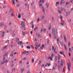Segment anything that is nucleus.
I'll list each match as a JSON object with an SVG mask.
<instances>
[{
	"label": "nucleus",
	"mask_w": 73,
	"mask_h": 73,
	"mask_svg": "<svg viewBox=\"0 0 73 73\" xmlns=\"http://www.w3.org/2000/svg\"><path fill=\"white\" fill-rule=\"evenodd\" d=\"M34 3H35V1H32L31 3V5H33V4H34Z\"/></svg>",
	"instance_id": "27"
},
{
	"label": "nucleus",
	"mask_w": 73,
	"mask_h": 73,
	"mask_svg": "<svg viewBox=\"0 0 73 73\" xmlns=\"http://www.w3.org/2000/svg\"><path fill=\"white\" fill-rule=\"evenodd\" d=\"M11 16H12V17H13V16L14 15L13 14V13H11Z\"/></svg>",
	"instance_id": "38"
},
{
	"label": "nucleus",
	"mask_w": 73,
	"mask_h": 73,
	"mask_svg": "<svg viewBox=\"0 0 73 73\" xmlns=\"http://www.w3.org/2000/svg\"><path fill=\"white\" fill-rule=\"evenodd\" d=\"M47 44H48V45H49V40H48L47 41Z\"/></svg>",
	"instance_id": "39"
},
{
	"label": "nucleus",
	"mask_w": 73,
	"mask_h": 73,
	"mask_svg": "<svg viewBox=\"0 0 73 73\" xmlns=\"http://www.w3.org/2000/svg\"><path fill=\"white\" fill-rule=\"evenodd\" d=\"M15 0H12V3H13V4L15 5Z\"/></svg>",
	"instance_id": "19"
},
{
	"label": "nucleus",
	"mask_w": 73,
	"mask_h": 73,
	"mask_svg": "<svg viewBox=\"0 0 73 73\" xmlns=\"http://www.w3.org/2000/svg\"><path fill=\"white\" fill-rule=\"evenodd\" d=\"M27 53V52H25V51H24V52H23V53H24V54H26Z\"/></svg>",
	"instance_id": "53"
},
{
	"label": "nucleus",
	"mask_w": 73,
	"mask_h": 73,
	"mask_svg": "<svg viewBox=\"0 0 73 73\" xmlns=\"http://www.w3.org/2000/svg\"><path fill=\"white\" fill-rule=\"evenodd\" d=\"M51 29V25H50L48 27V30L49 31Z\"/></svg>",
	"instance_id": "21"
},
{
	"label": "nucleus",
	"mask_w": 73,
	"mask_h": 73,
	"mask_svg": "<svg viewBox=\"0 0 73 73\" xmlns=\"http://www.w3.org/2000/svg\"><path fill=\"white\" fill-rule=\"evenodd\" d=\"M14 65V64H12V65H11V67H12V68L13 67V66Z\"/></svg>",
	"instance_id": "45"
},
{
	"label": "nucleus",
	"mask_w": 73,
	"mask_h": 73,
	"mask_svg": "<svg viewBox=\"0 0 73 73\" xmlns=\"http://www.w3.org/2000/svg\"><path fill=\"white\" fill-rule=\"evenodd\" d=\"M54 39H56L57 38V36H56V35L55 33L54 34Z\"/></svg>",
	"instance_id": "10"
},
{
	"label": "nucleus",
	"mask_w": 73,
	"mask_h": 73,
	"mask_svg": "<svg viewBox=\"0 0 73 73\" xmlns=\"http://www.w3.org/2000/svg\"><path fill=\"white\" fill-rule=\"evenodd\" d=\"M9 40H7L5 42L6 43H9Z\"/></svg>",
	"instance_id": "36"
},
{
	"label": "nucleus",
	"mask_w": 73,
	"mask_h": 73,
	"mask_svg": "<svg viewBox=\"0 0 73 73\" xmlns=\"http://www.w3.org/2000/svg\"><path fill=\"white\" fill-rule=\"evenodd\" d=\"M21 70V71H24V68H22Z\"/></svg>",
	"instance_id": "52"
},
{
	"label": "nucleus",
	"mask_w": 73,
	"mask_h": 73,
	"mask_svg": "<svg viewBox=\"0 0 73 73\" xmlns=\"http://www.w3.org/2000/svg\"><path fill=\"white\" fill-rule=\"evenodd\" d=\"M20 5H19V4H17V5H16V7H19V6H20Z\"/></svg>",
	"instance_id": "56"
},
{
	"label": "nucleus",
	"mask_w": 73,
	"mask_h": 73,
	"mask_svg": "<svg viewBox=\"0 0 73 73\" xmlns=\"http://www.w3.org/2000/svg\"><path fill=\"white\" fill-rule=\"evenodd\" d=\"M58 17H60V18L61 19V20H62V19H63V17H62V16H61V15H59L58 16Z\"/></svg>",
	"instance_id": "7"
},
{
	"label": "nucleus",
	"mask_w": 73,
	"mask_h": 73,
	"mask_svg": "<svg viewBox=\"0 0 73 73\" xmlns=\"http://www.w3.org/2000/svg\"><path fill=\"white\" fill-rule=\"evenodd\" d=\"M52 31L53 33H55V29H52Z\"/></svg>",
	"instance_id": "20"
},
{
	"label": "nucleus",
	"mask_w": 73,
	"mask_h": 73,
	"mask_svg": "<svg viewBox=\"0 0 73 73\" xmlns=\"http://www.w3.org/2000/svg\"><path fill=\"white\" fill-rule=\"evenodd\" d=\"M7 46H5L3 48L5 49H6L7 48Z\"/></svg>",
	"instance_id": "62"
},
{
	"label": "nucleus",
	"mask_w": 73,
	"mask_h": 73,
	"mask_svg": "<svg viewBox=\"0 0 73 73\" xmlns=\"http://www.w3.org/2000/svg\"><path fill=\"white\" fill-rule=\"evenodd\" d=\"M57 11L58 12V13H60V14L61 13L60 12V10H57Z\"/></svg>",
	"instance_id": "25"
},
{
	"label": "nucleus",
	"mask_w": 73,
	"mask_h": 73,
	"mask_svg": "<svg viewBox=\"0 0 73 73\" xmlns=\"http://www.w3.org/2000/svg\"><path fill=\"white\" fill-rule=\"evenodd\" d=\"M71 67V64L70 63H69L68 64V69L69 71H70V67Z\"/></svg>",
	"instance_id": "2"
},
{
	"label": "nucleus",
	"mask_w": 73,
	"mask_h": 73,
	"mask_svg": "<svg viewBox=\"0 0 73 73\" xmlns=\"http://www.w3.org/2000/svg\"><path fill=\"white\" fill-rule=\"evenodd\" d=\"M16 41H17V42H18V41H19V39L17 38L16 39Z\"/></svg>",
	"instance_id": "32"
},
{
	"label": "nucleus",
	"mask_w": 73,
	"mask_h": 73,
	"mask_svg": "<svg viewBox=\"0 0 73 73\" xmlns=\"http://www.w3.org/2000/svg\"><path fill=\"white\" fill-rule=\"evenodd\" d=\"M60 24L62 26V27H63V26H64V24L63 23H60Z\"/></svg>",
	"instance_id": "35"
},
{
	"label": "nucleus",
	"mask_w": 73,
	"mask_h": 73,
	"mask_svg": "<svg viewBox=\"0 0 73 73\" xmlns=\"http://www.w3.org/2000/svg\"><path fill=\"white\" fill-rule=\"evenodd\" d=\"M39 21H40V19L38 18V20H37V22L38 23L39 22Z\"/></svg>",
	"instance_id": "48"
},
{
	"label": "nucleus",
	"mask_w": 73,
	"mask_h": 73,
	"mask_svg": "<svg viewBox=\"0 0 73 73\" xmlns=\"http://www.w3.org/2000/svg\"><path fill=\"white\" fill-rule=\"evenodd\" d=\"M68 46L69 47L70 46V42H68Z\"/></svg>",
	"instance_id": "22"
},
{
	"label": "nucleus",
	"mask_w": 73,
	"mask_h": 73,
	"mask_svg": "<svg viewBox=\"0 0 73 73\" xmlns=\"http://www.w3.org/2000/svg\"><path fill=\"white\" fill-rule=\"evenodd\" d=\"M15 36V34H13L12 36V37H14Z\"/></svg>",
	"instance_id": "46"
},
{
	"label": "nucleus",
	"mask_w": 73,
	"mask_h": 73,
	"mask_svg": "<svg viewBox=\"0 0 73 73\" xmlns=\"http://www.w3.org/2000/svg\"><path fill=\"white\" fill-rule=\"evenodd\" d=\"M57 42H60V40H59V39L58 38H57Z\"/></svg>",
	"instance_id": "57"
},
{
	"label": "nucleus",
	"mask_w": 73,
	"mask_h": 73,
	"mask_svg": "<svg viewBox=\"0 0 73 73\" xmlns=\"http://www.w3.org/2000/svg\"><path fill=\"white\" fill-rule=\"evenodd\" d=\"M50 65H51L50 63H49V64L48 63H47L45 65V66L46 67L48 65V66L49 67L50 66Z\"/></svg>",
	"instance_id": "5"
},
{
	"label": "nucleus",
	"mask_w": 73,
	"mask_h": 73,
	"mask_svg": "<svg viewBox=\"0 0 73 73\" xmlns=\"http://www.w3.org/2000/svg\"><path fill=\"white\" fill-rule=\"evenodd\" d=\"M46 6L48 8H49V4H48V3H46Z\"/></svg>",
	"instance_id": "9"
},
{
	"label": "nucleus",
	"mask_w": 73,
	"mask_h": 73,
	"mask_svg": "<svg viewBox=\"0 0 73 73\" xmlns=\"http://www.w3.org/2000/svg\"><path fill=\"white\" fill-rule=\"evenodd\" d=\"M46 20H44V24H46Z\"/></svg>",
	"instance_id": "41"
},
{
	"label": "nucleus",
	"mask_w": 73,
	"mask_h": 73,
	"mask_svg": "<svg viewBox=\"0 0 73 73\" xmlns=\"http://www.w3.org/2000/svg\"><path fill=\"white\" fill-rule=\"evenodd\" d=\"M10 56H11V57H12L13 56V54H11L10 55Z\"/></svg>",
	"instance_id": "51"
},
{
	"label": "nucleus",
	"mask_w": 73,
	"mask_h": 73,
	"mask_svg": "<svg viewBox=\"0 0 73 73\" xmlns=\"http://www.w3.org/2000/svg\"><path fill=\"white\" fill-rule=\"evenodd\" d=\"M59 3V2H57L56 3V7H57V6L58 5H59V3Z\"/></svg>",
	"instance_id": "12"
},
{
	"label": "nucleus",
	"mask_w": 73,
	"mask_h": 73,
	"mask_svg": "<svg viewBox=\"0 0 73 73\" xmlns=\"http://www.w3.org/2000/svg\"><path fill=\"white\" fill-rule=\"evenodd\" d=\"M25 32L23 33H22V35H23V36H25Z\"/></svg>",
	"instance_id": "59"
},
{
	"label": "nucleus",
	"mask_w": 73,
	"mask_h": 73,
	"mask_svg": "<svg viewBox=\"0 0 73 73\" xmlns=\"http://www.w3.org/2000/svg\"><path fill=\"white\" fill-rule=\"evenodd\" d=\"M55 69H56V68H55V67H54L52 69V70H54Z\"/></svg>",
	"instance_id": "61"
},
{
	"label": "nucleus",
	"mask_w": 73,
	"mask_h": 73,
	"mask_svg": "<svg viewBox=\"0 0 73 73\" xmlns=\"http://www.w3.org/2000/svg\"><path fill=\"white\" fill-rule=\"evenodd\" d=\"M51 57H54V54H52L51 55Z\"/></svg>",
	"instance_id": "60"
},
{
	"label": "nucleus",
	"mask_w": 73,
	"mask_h": 73,
	"mask_svg": "<svg viewBox=\"0 0 73 73\" xmlns=\"http://www.w3.org/2000/svg\"><path fill=\"white\" fill-rule=\"evenodd\" d=\"M44 2H45V1L44 0H42V3H44Z\"/></svg>",
	"instance_id": "47"
},
{
	"label": "nucleus",
	"mask_w": 73,
	"mask_h": 73,
	"mask_svg": "<svg viewBox=\"0 0 73 73\" xmlns=\"http://www.w3.org/2000/svg\"><path fill=\"white\" fill-rule=\"evenodd\" d=\"M32 63L34 62V59L33 58L32 60Z\"/></svg>",
	"instance_id": "42"
},
{
	"label": "nucleus",
	"mask_w": 73,
	"mask_h": 73,
	"mask_svg": "<svg viewBox=\"0 0 73 73\" xmlns=\"http://www.w3.org/2000/svg\"><path fill=\"white\" fill-rule=\"evenodd\" d=\"M8 61V60H6L5 62H5V63H7Z\"/></svg>",
	"instance_id": "34"
},
{
	"label": "nucleus",
	"mask_w": 73,
	"mask_h": 73,
	"mask_svg": "<svg viewBox=\"0 0 73 73\" xmlns=\"http://www.w3.org/2000/svg\"><path fill=\"white\" fill-rule=\"evenodd\" d=\"M61 63H60V66H63V64H64V61H63V60H61Z\"/></svg>",
	"instance_id": "3"
},
{
	"label": "nucleus",
	"mask_w": 73,
	"mask_h": 73,
	"mask_svg": "<svg viewBox=\"0 0 73 73\" xmlns=\"http://www.w3.org/2000/svg\"><path fill=\"white\" fill-rule=\"evenodd\" d=\"M58 67L59 69H61V67H60V66L59 65H58Z\"/></svg>",
	"instance_id": "58"
},
{
	"label": "nucleus",
	"mask_w": 73,
	"mask_h": 73,
	"mask_svg": "<svg viewBox=\"0 0 73 73\" xmlns=\"http://www.w3.org/2000/svg\"><path fill=\"white\" fill-rule=\"evenodd\" d=\"M3 25L2 24V23H0V27H3Z\"/></svg>",
	"instance_id": "40"
},
{
	"label": "nucleus",
	"mask_w": 73,
	"mask_h": 73,
	"mask_svg": "<svg viewBox=\"0 0 73 73\" xmlns=\"http://www.w3.org/2000/svg\"><path fill=\"white\" fill-rule=\"evenodd\" d=\"M42 31H43V29H41L40 30L41 33H42Z\"/></svg>",
	"instance_id": "54"
},
{
	"label": "nucleus",
	"mask_w": 73,
	"mask_h": 73,
	"mask_svg": "<svg viewBox=\"0 0 73 73\" xmlns=\"http://www.w3.org/2000/svg\"><path fill=\"white\" fill-rule=\"evenodd\" d=\"M21 28H22V29H23V30H25V28L23 26H21Z\"/></svg>",
	"instance_id": "13"
},
{
	"label": "nucleus",
	"mask_w": 73,
	"mask_h": 73,
	"mask_svg": "<svg viewBox=\"0 0 73 73\" xmlns=\"http://www.w3.org/2000/svg\"><path fill=\"white\" fill-rule=\"evenodd\" d=\"M39 5V7L40 8H43L42 7V4H41V5Z\"/></svg>",
	"instance_id": "15"
},
{
	"label": "nucleus",
	"mask_w": 73,
	"mask_h": 73,
	"mask_svg": "<svg viewBox=\"0 0 73 73\" xmlns=\"http://www.w3.org/2000/svg\"><path fill=\"white\" fill-rule=\"evenodd\" d=\"M69 51L70 52H72V49H71V48H69Z\"/></svg>",
	"instance_id": "33"
},
{
	"label": "nucleus",
	"mask_w": 73,
	"mask_h": 73,
	"mask_svg": "<svg viewBox=\"0 0 73 73\" xmlns=\"http://www.w3.org/2000/svg\"><path fill=\"white\" fill-rule=\"evenodd\" d=\"M61 45L62 46H63V43L62 42H60Z\"/></svg>",
	"instance_id": "29"
},
{
	"label": "nucleus",
	"mask_w": 73,
	"mask_h": 73,
	"mask_svg": "<svg viewBox=\"0 0 73 73\" xmlns=\"http://www.w3.org/2000/svg\"><path fill=\"white\" fill-rule=\"evenodd\" d=\"M62 0L64 1V0H61V1L60 3V5H62Z\"/></svg>",
	"instance_id": "16"
},
{
	"label": "nucleus",
	"mask_w": 73,
	"mask_h": 73,
	"mask_svg": "<svg viewBox=\"0 0 73 73\" xmlns=\"http://www.w3.org/2000/svg\"><path fill=\"white\" fill-rule=\"evenodd\" d=\"M58 60H59L60 59V54L58 55Z\"/></svg>",
	"instance_id": "14"
},
{
	"label": "nucleus",
	"mask_w": 73,
	"mask_h": 73,
	"mask_svg": "<svg viewBox=\"0 0 73 73\" xmlns=\"http://www.w3.org/2000/svg\"><path fill=\"white\" fill-rule=\"evenodd\" d=\"M46 59L48 60V59H50L51 61H53V59H52V57H47Z\"/></svg>",
	"instance_id": "6"
},
{
	"label": "nucleus",
	"mask_w": 73,
	"mask_h": 73,
	"mask_svg": "<svg viewBox=\"0 0 73 73\" xmlns=\"http://www.w3.org/2000/svg\"><path fill=\"white\" fill-rule=\"evenodd\" d=\"M52 20L53 21H54V17H52Z\"/></svg>",
	"instance_id": "43"
},
{
	"label": "nucleus",
	"mask_w": 73,
	"mask_h": 73,
	"mask_svg": "<svg viewBox=\"0 0 73 73\" xmlns=\"http://www.w3.org/2000/svg\"><path fill=\"white\" fill-rule=\"evenodd\" d=\"M4 49H4V48H3V49H2V51L3 52V51H4Z\"/></svg>",
	"instance_id": "64"
},
{
	"label": "nucleus",
	"mask_w": 73,
	"mask_h": 73,
	"mask_svg": "<svg viewBox=\"0 0 73 73\" xmlns=\"http://www.w3.org/2000/svg\"><path fill=\"white\" fill-rule=\"evenodd\" d=\"M20 45L21 46L22 45H23L24 44V43L22 41H20Z\"/></svg>",
	"instance_id": "11"
},
{
	"label": "nucleus",
	"mask_w": 73,
	"mask_h": 73,
	"mask_svg": "<svg viewBox=\"0 0 73 73\" xmlns=\"http://www.w3.org/2000/svg\"><path fill=\"white\" fill-rule=\"evenodd\" d=\"M21 25L22 26H23V27H25V23H24V22L23 21H21Z\"/></svg>",
	"instance_id": "4"
},
{
	"label": "nucleus",
	"mask_w": 73,
	"mask_h": 73,
	"mask_svg": "<svg viewBox=\"0 0 73 73\" xmlns=\"http://www.w3.org/2000/svg\"><path fill=\"white\" fill-rule=\"evenodd\" d=\"M38 37L39 38H41V36H40V34L39 33L38 34Z\"/></svg>",
	"instance_id": "24"
},
{
	"label": "nucleus",
	"mask_w": 73,
	"mask_h": 73,
	"mask_svg": "<svg viewBox=\"0 0 73 73\" xmlns=\"http://www.w3.org/2000/svg\"><path fill=\"white\" fill-rule=\"evenodd\" d=\"M18 18H19V19H20L21 18V15H20V14H18Z\"/></svg>",
	"instance_id": "18"
},
{
	"label": "nucleus",
	"mask_w": 73,
	"mask_h": 73,
	"mask_svg": "<svg viewBox=\"0 0 73 73\" xmlns=\"http://www.w3.org/2000/svg\"><path fill=\"white\" fill-rule=\"evenodd\" d=\"M27 49H30L31 48V47L29 46H27Z\"/></svg>",
	"instance_id": "49"
},
{
	"label": "nucleus",
	"mask_w": 73,
	"mask_h": 73,
	"mask_svg": "<svg viewBox=\"0 0 73 73\" xmlns=\"http://www.w3.org/2000/svg\"><path fill=\"white\" fill-rule=\"evenodd\" d=\"M46 29H43V32H46Z\"/></svg>",
	"instance_id": "26"
},
{
	"label": "nucleus",
	"mask_w": 73,
	"mask_h": 73,
	"mask_svg": "<svg viewBox=\"0 0 73 73\" xmlns=\"http://www.w3.org/2000/svg\"><path fill=\"white\" fill-rule=\"evenodd\" d=\"M35 45L36 46L35 47V49L36 50H37L38 48L40 46V44H38V43H35Z\"/></svg>",
	"instance_id": "1"
},
{
	"label": "nucleus",
	"mask_w": 73,
	"mask_h": 73,
	"mask_svg": "<svg viewBox=\"0 0 73 73\" xmlns=\"http://www.w3.org/2000/svg\"><path fill=\"white\" fill-rule=\"evenodd\" d=\"M38 29L37 27H36V28L34 29V31H36Z\"/></svg>",
	"instance_id": "31"
},
{
	"label": "nucleus",
	"mask_w": 73,
	"mask_h": 73,
	"mask_svg": "<svg viewBox=\"0 0 73 73\" xmlns=\"http://www.w3.org/2000/svg\"><path fill=\"white\" fill-rule=\"evenodd\" d=\"M31 48L32 49H34V47H33V46H32V45H31Z\"/></svg>",
	"instance_id": "28"
},
{
	"label": "nucleus",
	"mask_w": 73,
	"mask_h": 73,
	"mask_svg": "<svg viewBox=\"0 0 73 73\" xmlns=\"http://www.w3.org/2000/svg\"><path fill=\"white\" fill-rule=\"evenodd\" d=\"M68 13H68V14L69 15V14H70V11H68V12H66V14H68Z\"/></svg>",
	"instance_id": "50"
},
{
	"label": "nucleus",
	"mask_w": 73,
	"mask_h": 73,
	"mask_svg": "<svg viewBox=\"0 0 73 73\" xmlns=\"http://www.w3.org/2000/svg\"><path fill=\"white\" fill-rule=\"evenodd\" d=\"M15 70H16L15 68H13L12 69V71H13V72H15Z\"/></svg>",
	"instance_id": "37"
},
{
	"label": "nucleus",
	"mask_w": 73,
	"mask_h": 73,
	"mask_svg": "<svg viewBox=\"0 0 73 73\" xmlns=\"http://www.w3.org/2000/svg\"><path fill=\"white\" fill-rule=\"evenodd\" d=\"M35 26V25H32V29H34V27Z\"/></svg>",
	"instance_id": "44"
},
{
	"label": "nucleus",
	"mask_w": 73,
	"mask_h": 73,
	"mask_svg": "<svg viewBox=\"0 0 73 73\" xmlns=\"http://www.w3.org/2000/svg\"><path fill=\"white\" fill-rule=\"evenodd\" d=\"M42 11L43 12L44 14H45V9H44V7H42Z\"/></svg>",
	"instance_id": "8"
},
{
	"label": "nucleus",
	"mask_w": 73,
	"mask_h": 73,
	"mask_svg": "<svg viewBox=\"0 0 73 73\" xmlns=\"http://www.w3.org/2000/svg\"><path fill=\"white\" fill-rule=\"evenodd\" d=\"M62 52V53H63V54L64 55V57H65V54H64V51H61Z\"/></svg>",
	"instance_id": "30"
},
{
	"label": "nucleus",
	"mask_w": 73,
	"mask_h": 73,
	"mask_svg": "<svg viewBox=\"0 0 73 73\" xmlns=\"http://www.w3.org/2000/svg\"><path fill=\"white\" fill-rule=\"evenodd\" d=\"M54 61H57V57L56 56L55 57V59L54 60Z\"/></svg>",
	"instance_id": "17"
},
{
	"label": "nucleus",
	"mask_w": 73,
	"mask_h": 73,
	"mask_svg": "<svg viewBox=\"0 0 73 73\" xmlns=\"http://www.w3.org/2000/svg\"><path fill=\"white\" fill-rule=\"evenodd\" d=\"M64 40L65 41H66V37H65V36H64Z\"/></svg>",
	"instance_id": "23"
},
{
	"label": "nucleus",
	"mask_w": 73,
	"mask_h": 73,
	"mask_svg": "<svg viewBox=\"0 0 73 73\" xmlns=\"http://www.w3.org/2000/svg\"><path fill=\"white\" fill-rule=\"evenodd\" d=\"M49 37H51V34H50V33H49Z\"/></svg>",
	"instance_id": "63"
},
{
	"label": "nucleus",
	"mask_w": 73,
	"mask_h": 73,
	"mask_svg": "<svg viewBox=\"0 0 73 73\" xmlns=\"http://www.w3.org/2000/svg\"><path fill=\"white\" fill-rule=\"evenodd\" d=\"M12 12V10L11 9H10V10H9V12L10 13H11Z\"/></svg>",
	"instance_id": "55"
}]
</instances>
